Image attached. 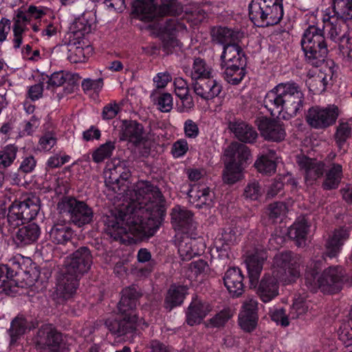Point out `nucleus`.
Segmentation results:
<instances>
[{
    "mask_svg": "<svg viewBox=\"0 0 352 352\" xmlns=\"http://www.w3.org/2000/svg\"><path fill=\"white\" fill-rule=\"evenodd\" d=\"M40 199L32 195L23 201H15L9 207L8 222L14 228L24 223L25 221L34 219L41 209Z\"/></svg>",
    "mask_w": 352,
    "mask_h": 352,
    "instance_id": "nucleus-9",
    "label": "nucleus"
},
{
    "mask_svg": "<svg viewBox=\"0 0 352 352\" xmlns=\"http://www.w3.org/2000/svg\"><path fill=\"white\" fill-rule=\"evenodd\" d=\"M184 133L188 139L197 138L199 135L198 124L191 119L186 120L184 122Z\"/></svg>",
    "mask_w": 352,
    "mask_h": 352,
    "instance_id": "nucleus-55",
    "label": "nucleus"
},
{
    "mask_svg": "<svg viewBox=\"0 0 352 352\" xmlns=\"http://www.w3.org/2000/svg\"><path fill=\"white\" fill-rule=\"evenodd\" d=\"M188 195L190 201L198 208L204 205H210L212 201L209 188L204 186H193L189 190Z\"/></svg>",
    "mask_w": 352,
    "mask_h": 352,
    "instance_id": "nucleus-36",
    "label": "nucleus"
},
{
    "mask_svg": "<svg viewBox=\"0 0 352 352\" xmlns=\"http://www.w3.org/2000/svg\"><path fill=\"white\" fill-rule=\"evenodd\" d=\"M103 174L106 185L113 191L118 195L125 192L130 172L124 162L118 159L112 160L107 164Z\"/></svg>",
    "mask_w": 352,
    "mask_h": 352,
    "instance_id": "nucleus-10",
    "label": "nucleus"
},
{
    "mask_svg": "<svg viewBox=\"0 0 352 352\" xmlns=\"http://www.w3.org/2000/svg\"><path fill=\"white\" fill-rule=\"evenodd\" d=\"M258 128L261 135L267 140L280 142L285 139V130L279 122L267 118H261L258 121Z\"/></svg>",
    "mask_w": 352,
    "mask_h": 352,
    "instance_id": "nucleus-19",
    "label": "nucleus"
},
{
    "mask_svg": "<svg viewBox=\"0 0 352 352\" xmlns=\"http://www.w3.org/2000/svg\"><path fill=\"white\" fill-rule=\"evenodd\" d=\"M258 322L257 302L254 299H250L243 305V331H253Z\"/></svg>",
    "mask_w": 352,
    "mask_h": 352,
    "instance_id": "nucleus-35",
    "label": "nucleus"
},
{
    "mask_svg": "<svg viewBox=\"0 0 352 352\" xmlns=\"http://www.w3.org/2000/svg\"><path fill=\"white\" fill-rule=\"evenodd\" d=\"M120 107L119 105L113 102H110L109 104H107L103 108L102 111V118L104 120H110L115 118L118 112L120 111Z\"/></svg>",
    "mask_w": 352,
    "mask_h": 352,
    "instance_id": "nucleus-61",
    "label": "nucleus"
},
{
    "mask_svg": "<svg viewBox=\"0 0 352 352\" xmlns=\"http://www.w3.org/2000/svg\"><path fill=\"white\" fill-rule=\"evenodd\" d=\"M174 91L179 98L177 102V109L180 112H186L194 107L192 98L188 94V87L186 80L182 78H175L173 82Z\"/></svg>",
    "mask_w": 352,
    "mask_h": 352,
    "instance_id": "nucleus-23",
    "label": "nucleus"
},
{
    "mask_svg": "<svg viewBox=\"0 0 352 352\" xmlns=\"http://www.w3.org/2000/svg\"><path fill=\"white\" fill-rule=\"evenodd\" d=\"M210 311L211 307L208 304L194 298L186 312V321L190 326L199 324Z\"/></svg>",
    "mask_w": 352,
    "mask_h": 352,
    "instance_id": "nucleus-25",
    "label": "nucleus"
},
{
    "mask_svg": "<svg viewBox=\"0 0 352 352\" xmlns=\"http://www.w3.org/2000/svg\"><path fill=\"white\" fill-rule=\"evenodd\" d=\"M330 9H327L323 14L324 29L328 36L334 42L338 43L340 49H344L343 43L346 42V24L343 21H338V18L331 16Z\"/></svg>",
    "mask_w": 352,
    "mask_h": 352,
    "instance_id": "nucleus-16",
    "label": "nucleus"
},
{
    "mask_svg": "<svg viewBox=\"0 0 352 352\" xmlns=\"http://www.w3.org/2000/svg\"><path fill=\"white\" fill-rule=\"evenodd\" d=\"M300 44L309 64L318 67L324 60L328 50L320 29L314 25L309 26L302 36Z\"/></svg>",
    "mask_w": 352,
    "mask_h": 352,
    "instance_id": "nucleus-8",
    "label": "nucleus"
},
{
    "mask_svg": "<svg viewBox=\"0 0 352 352\" xmlns=\"http://www.w3.org/2000/svg\"><path fill=\"white\" fill-rule=\"evenodd\" d=\"M188 151L187 140L182 138L173 143L171 148V153L175 158L183 157Z\"/></svg>",
    "mask_w": 352,
    "mask_h": 352,
    "instance_id": "nucleus-54",
    "label": "nucleus"
},
{
    "mask_svg": "<svg viewBox=\"0 0 352 352\" xmlns=\"http://www.w3.org/2000/svg\"><path fill=\"white\" fill-rule=\"evenodd\" d=\"M223 280L232 297H239L242 294V274L239 268H229L225 274Z\"/></svg>",
    "mask_w": 352,
    "mask_h": 352,
    "instance_id": "nucleus-27",
    "label": "nucleus"
},
{
    "mask_svg": "<svg viewBox=\"0 0 352 352\" xmlns=\"http://www.w3.org/2000/svg\"><path fill=\"white\" fill-rule=\"evenodd\" d=\"M28 16L22 10H17L16 15L13 19V47L15 50L19 49L23 43V36L27 30Z\"/></svg>",
    "mask_w": 352,
    "mask_h": 352,
    "instance_id": "nucleus-29",
    "label": "nucleus"
},
{
    "mask_svg": "<svg viewBox=\"0 0 352 352\" xmlns=\"http://www.w3.org/2000/svg\"><path fill=\"white\" fill-rule=\"evenodd\" d=\"M65 81L64 74L62 72H55L47 79L48 87H58Z\"/></svg>",
    "mask_w": 352,
    "mask_h": 352,
    "instance_id": "nucleus-64",
    "label": "nucleus"
},
{
    "mask_svg": "<svg viewBox=\"0 0 352 352\" xmlns=\"http://www.w3.org/2000/svg\"><path fill=\"white\" fill-rule=\"evenodd\" d=\"M166 214L165 201L159 189L140 181L132 192H127L124 203L106 221L107 232L122 243L153 236Z\"/></svg>",
    "mask_w": 352,
    "mask_h": 352,
    "instance_id": "nucleus-1",
    "label": "nucleus"
},
{
    "mask_svg": "<svg viewBox=\"0 0 352 352\" xmlns=\"http://www.w3.org/2000/svg\"><path fill=\"white\" fill-rule=\"evenodd\" d=\"M271 318L277 324L286 327L289 324L288 316H285V311L283 309H273L270 311Z\"/></svg>",
    "mask_w": 352,
    "mask_h": 352,
    "instance_id": "nucleus-59",
    "label": "nucleus"
},
{
    "mask_svg": "<svg viewBox=\"0 0 352 352\" xmlns=\"http://www.w3.org/2000/svg\"><path fill=\"white\" fill-rule=\"evenodd\" d=\"M304 94L294 83H280L267 93L264 104L272 115L289 120L302 109Z\"/></svg>",
    "mask_w": 352,
    "mask_h": 352,
    "instance_id": "nucleus-3",
    "label": "nucleus"
},
{
    "mask_svg": "<svg viewBox=\"0 0 352 352\" xmlns=\"http://www.w3.org/2000/svg\"><path fill=\"white\" fill-rule=\"evenodd\" d=\"M225 67L224 78L230 84L237 85L242 80L241 55L234 46H227L221 56Z\"/></svg>",
    "mask_w": 352,
    "mask_h": 352,
    "instance_id": "nucleus-14",
    "label": "nucleus"
},
{
    "mask_svg": "<svg viewBox=\"0 0 352 352\" xmlns=\"http://www.w3.org/2000/svg\"><path fill=\"white\" fill-rule=\"evenodd\" d=\"M309 306L303 297L298 296L294 299V303L289 313L290 320L300 318L308 310Z\"/></svg>",
    "mask_w": 352,
    "mask_h": 352,
    "instance_id": "nucleus-49",
    "label": "nucleus"
},
{
    "mask_svg": "<svg viewBox=\"0 0 352 352\" xmlns=\"http://www.w3.org/2000/svg\"><path fill=\"white\" fill-rule=\"evenodd\" d=\"M232 315L233 313L230 308L223 309L209 320L208 326L212 327H221L227 322Z\"/></svg>",
    "mask_w": 352,
    "mask_h": 352,
    "instance_id": "nucleus-50",
    "label": "nucleus"
},
{
    "mask_svg": "<svg viewBox=\"0 0 352 352\" xmlns=\"http://www.w3.org/2000/svg\"><path fill=\"white\" fill-rule=\"evenodd\" d=\"M68 42V59L71 63L87 61L93 54V48L85 38H71Z\"/></svg>",
    "mask_w": 352,
    "mask_h": 352,
    "instance_id": "nucleus-18",
    "label": "nucleus"
},
{
    "mask_svg": "<svg viewBox=\"0 0 352 352\" xmlns=\"http://www.w3.org/2000/svg\"><path fill=\"white\" fill-rule=\"evenodd\" d=\"M91 264V256L87 248H80L67 256L57 278L56 298H70L76 291L78 277L89 270Z\"/></svg>",
    "mask_w": 352,
    "mask_h": 352,
    "instance_id": "nucleus-4",
    "label": "nucleus"
},
{
    "mask_svg": "<svg viewBox=\"0 0 352 352\" xmlns=\"http://www.w3.org/2000/svg\"><path fill=\"white\" fill-rule=\"evenodd\" d=\"M81 85L85 93H89L91 91L95 93H98L103 87V80L102 78L95 80L86 78L82 81Z\"/></svg>",
    "mask_w": 352,
    "mask_h": 352,
    "instance_id": "nucleus-52",
    "label": "nucleus"
},
{
    "mask_svg": "<svg viewBox=\"0 0 352 352\" xmlns=\"http://www.w3.org/2000/svg\"><path fill=\"white\" fill-rule=\"evenodd\" d=\"M18 148L14 144H8L0 149V169L11 166L16 158Z\"/></svg>",
    "mask_w": 352,
    "mask_h": 352,
    "instance_id": "nucleus-42",
    "label": "nucleus"
},
{
    "mask_svg": "<svg viewBox=\"0 0 352 352\" xmlns=\"http://www.w3.org/2000/svg\"><path fill=\"white\" fill-rule=\"evenodd\" d=\"M241 155L242 148L240 144L232 143L226 149L223 157L226 166L223 174V180L225 183L232 184L241 178Z\"/></svg>",
    "mask_w": 352,
    "mask_h": 352,
    "instance_id": "nucleus-11",
    "label": "nucleus"
},
{
    "mask_svg": "<svg viewBox=\"0 0 352 352\" xmlns=\"http://www.w3.org/2000/svg\"><path fill=\"white\" fill-rule=\"evenodd\" d=\"M185 29L186 27L183 23L178 22L173 19L169 20L164 27L165 31L171 35H173L176 32H182Z\"/></svg>",
    "mask_w": 352,
    "mask_h": 352,
    "instance_id": "nucleus-63",
    "label": "nucleus"
},
{
    "mask_svg": "<svg viewBox=\"0 0 352 352\" xmlns=\"http://www.w3.org/2000/svg\"><path fill=\"white\" fill-rule=\"evenodd\" d=\"M133 12L141 21H150L157 18L159 10L155 0H135Z\"/></svg>",
    "mask_w": 352,
    "mask_h": 352,
    "instance_id": "nucleus-22",
    "label": "nucleus"
},
{
    "mask_svg": "<svg viewBox=\"0 0 352 352\" xmlns=\"http://www.w3.org/2000/svg\"><path fill=\"white\" fill-rule=\"evenodd\" d=\"M238 35L239 33L222 27L213 29L212 32L213 40L223 45V50L227 46H234L241 52L240 47L238 45Z\"/></svg>",
    "mask_w": 352,
    "mask_h": 352,
    "instance_id": "nucleus-30",
    "label": "nucleus"
},
{
    "mask_svg": "<svg viewBox=\"0 0 352 352\" xmlns=\"http://www.w3.org/2000/svg\"><path fill=\"white\" fill-rule=\"evenodd\" d=\"M136 298L133 289L127 288L123 290L118 304V310L122 319L120 321L108 319L105 324L110 331L118 336H122L140 326L142 320H138L135 310Z\"/></svg>",
    "mask_w": 352,
    "mask_h": 352,
    "instance_id": "nucleus-6",
    "label": "nucleus"
},
{
    "mask_svg": "<svg viewBox=\"0 0 352 352\" xmlns=\"http://www.w3.org/2000/svg\"><path fill=\"white\" fill-rule=\"evenodd\" d=\"M186 294V287L172 285L166 296V308L172 309L173 307L180 305L183 302Z\"/></svg>",
    "mask_w": 352,
    "mask_h": 352,
    "instance_id": "nucleus-38",
    "label": "nucleus"
},
{
    "mask_svg": "<svg viewBox=\"0 0 352 352\" xmlns=\"http://www.w3.org/2000/svg\"><path fill=\"white\" fill-rule=\"evenodd\" d=\"M213 71L210 65L201 58H197L194 60L191 70L192 79L197 81L213 77Z\"/></svg>",
    "mask_w": 352,
    "mask_h": 352,
    "instance_id": "nucleus-41",
    "label": "nucleus"
},
{
    "mask_svg": "<svg viewBox=\"0 0 352 352\" xmlns=\"http://www.w3.org/2000/svg\"><path fill=\"white\" fill-rule=\"evenodd\" d=\"M115 149L114 142L109 141L100 146L92 153L93 160L96 163H100L105 159L109 157Z\"/></svg>",
    "mask_w": 352,
    "mask_h": 352,
    "instance_id": "nucleus-46",
    "label": "nucleus"
},
{
    "mask_svg": "<svg viewBox=\"0 0 352 352\" xmlns=\"http://www.w3.org/2000/svg\"><path fill=\"white\" fill-rule=\"evenodd\" d=\"M170 220L177 234L179 233L190 234L195 228L192 212L184 207L175 206L170 212Z\"/></svg>",
    "mask_w": 352,
    "mask_h": 352,
    "instance_id": "nucleus-17",
    "label": "nucleus"
},
{
    "mask_svg": "<svg viewBox=\"0 0 352 352\" xmlns=\"http://www.w3.org/2000/svg\"><path fill=\"white\" fill-rule=\"evenodd\" d=\"M170 74L167 72H160L153 77V82L158 89L165 87L171 80Z\"/></svg>",
    "mask_w": 352,
    "mask_h": 352,
    "instance_id": "nucleus-62",
    "label": "nucleus"
},
{
    "mask_svg": "<svg viewBox=\"0 0 352 352\" xmlns=\"http://www.w3.org/2000/svg\"><path fill=\"white\" fill-rule=\"evenodd\" d=\"M209 272L208 263L203 260H198L190 263L188 276L191 279L204 278Z\"/></svg>",
    "mask_w": 352,
    "mask_h": 352,
    "instance_id": "nucleus-47",
    "label": "nucleus"
},
{
    "mask_svg": "<svg viewBox=\"0 0 352 352\" xmlns=\"http://www.w3.org/2000/svg\"><path fill=\"white\" fill-rule=\"evenodd\" d=\"M288 211V208L283 203H274L268 208L269 216L272 219H277L284 216Z\"/></svg>",
    "mask_w": 352,
    "mask_h": 352,
    "instance_id": "nucleus-58",
    "label": "nucleus"
},
{
    "mask_svg": "<svg viewBox=\"0 0 352 352\" xmlns=\"http://www.w3.org/2000/svg\"><path fill=\"white\" fill-rule=\"evenodd\" d=\"M297 163L305 170V182L309 184H311L323 173L324 164L316 160L300 155L297 157Z\"/></svg>",
    "mask_w": 352,
    "mask_h": 352,
    "instance_id": "nucleus-21",
    "label": "nucleus"
},
{
    "mask_svg": "<svg viewBox=\"0 0 352 352\" xmlns=\"http://www.w3.org/2000/svg\"><path fill=\"white\" fill-rule=\"evenodd\" d=\"M338 115V108L335 105H329L326 107L315 106L307 110L305 119L311 127L323 129L333 125Z\"/></svg>",
    "mask_w": 352,
    "mask_h": 352,
    "instance_id": "nucleus-13",
    "label": "nucleus"
},
{
    "mask_svg": "<svg viewBox=\"0 0 352 352\" xmlns=\"http://www.w3.org/2000/svg\"><path fill=\"white\" fill-rule=\"evenodd\" d=\"M227 234H222L221 236L216 237L214 241V248L217 252H220L221 256L228 255L230 248L229 243L226 239Z\"/></svg>",
    "mask_w": 352,
    "mask_h": 352,
    "instance_id": "nucleus-56",
    "label": "nucleus"
},
{
    "mask_svg": "<svg viewBox=\"0 0 352 352\" xmlns=\"http://www.w3.org/2000/svg\"><path fill=\"white\" fill-rule=\"evenodd\" d=\"M120 138L136 146L144 144L142 126L134 121L123 122Z\"/></svg>",
    "mask_w": 352,
    "mask_h": 352,
    "instance_id": "nucleus-24",
    "label": "nucleus"
},
{
    "mask_svg": "<svg viewBox=\"0 0 352 352\" xmlns=\"http://www.w3.org/2000/svg\"><path fill=\"white\" fill-rule=\"evenodd\" d=\"M348 236L349 232L346 229L342 228L336 230L327 241L326 254L330 258L336 256Z\"/></svg>",
    "mask_w": 352,
    "mask_h": 352,
    "instance_id": "nucleus-32",
    "label": "nucleus"
},
{
    "mask_svg": "<svg viewBox=\"0 0 352 352\" xmlns=\"http://www.w3.org/2000/svg\"><path fill=\"white\" fill-rule=\"evenodd\" d=\"M13 272L7 265H0V293L8 294L12 285Z\"/></svg>",
    "mask_w": 352,
    "mask_h": 352,
    "instance_id": "nucleus-48",
    "label": "nucleus"
},
{
    "mask_svg": "<svg viewBox=\"0 0 352 352\" xmlns=\"http://www.w3.org/2000/svg\"><path fill=\"white\" fill-rule=\"evenodd\" d=\"M49 234L53 243L64 244L71 239L72 231L66 224L56 223L51 228Z\"/></svg>",
    "mask_w": 352,
    "mask_h": 352,
    "instance_id": "nucleus-39",
    "label": "nucleus"
},
{
    "mask_svg": "<svg viewBox=\"0 0 352 352\" xmlns=\"http://www.w3.org/2000/svg\"><path fill=\"white\" fill-rule=\"evenodd\" d=\"M94 19L89 14H83L71 24L69 38H85V35L90 33L93 29Z\"/></svg>",
    "mask_w": 352,
    "mask_h": 352,
    "instance_id": "nucleus-26",
    "label": "nucleus"
},
{
    "mask_svg": "<svg viewBox=\"0 0 352 352\" xmlns=\"http://www.w3.org/2000/svg\"><path fill=\"white\" fill-rule=\"evenodd\" d=\"M321 267L322 261L320 259L311 260L307 267L305 284L311 290L320 289L323 292L332 293L339 291L347 283L348 279L341 267H329L319 274Z\"/></svg>",
    "mask_w": 352,
    "mask_h": 352,
    "instance_id": "nucleus-5",
    "label": "nucleus"
},
{
    "mask_svg": "<svg viewBox=\"0 0 352 352\" xmlns=\"http://www.w3.org/2000/svg\"><path fill=\"white\" fill-rule=\"evenodd\" d=\"M28 16V23L31 19H39L46 14V9L41 6H30L26 12L23 11Z\"/></svg>",
    "mask_w": 352,
    "mask_h": 352,
    "instance_id": "nucleus-60",
    "label": "nucleus"
},
{
    "mask_svg": "<svg viewBox=\"0 0 352 352\" xmlns=\"http://www.w3.org/2000/svg\"><path fill=\"white\" fill-rule=\"evenodd\" d=\"M342 173L340 164H333L327 173L323 186L325 189H333L338 186Z\"/></svg>",
    "mask_w": 352,
    "mask_h": 352,
    "instance_id": "nucleus-43",
    "label": "nucleus"
},
{
    "mask_svg": "<svg viewBox=\"0 0 352 352\" xmlns=\"http://www.w3.org/2000/svg\"><path fill=\"white\" fill-rule=\"evenodd\" d=\"M287 184L292 187L296 186L297 182L289 174L280 175L269 187L267 190L268 197H274L280 192L283 185Z\"/></svg>",
    "mask_w": 352,
    "mask_h": 352,
    "instance_id": "nucleus-44",
    "label": "nucleus"
},
{
    "mask_svg": "<svg viewBox=\"0 0 352 352\" xmlns=\"http://www.w3.org/2000/svg\"><path fill=\"white\" fill-rule=\"evenodd\" d=\"M157 104L161 111L169 112L173 105V97L168 93H164L159 96Z\"/></svg>",
    "mask_w": 352,
    "mask_h": 352,
    "instance_id": "nucleus-57",
    "label": "nucleus"
},
{
    "mask_svg": "<svg viewBox=\"0 0 352 352\" xmlns=\"http://www.w3.org/2000/svg\"><path fill=\"white\" fill-rule=\"evenodd\" d=\"M31 326L28 324L25 318L23 317L16 318L11 323L10 333L11 342H15L17 338L24 334L28 329H30Z\"/></svg>",
    "mask_w": 352,
    "mask_h": 352,
    "instance_id": "nucleus-45",
    "label": "nucleus"
},
{
    "mask_svg": "<svg viewBox=\"0 0 352 352\" xmlns=\"http://www.w3.org/2000/svg\"><path fill=\"white\" fill-rule=\"evenodd\" d=\"M300 276L297 260L290 252L279 253L274 257L272 275H266L259 285L261 300L267 302L278 294L279 283L292 284Z\"/></svg>",
    "mask_w": 352,
    "mask_h": 352,
    "instance_id": "nucleus-2",
    "label": "nucleus"
},
{
    "mask_svg": "<svg viewBox=\"0 0 352 352\" xmlns=\"http://www.w3.org/2000/svg\"><path fill=\"white\" fill-rule=\"evenodd\" d=\"M307 221L305 217H299L288 229V236L296 240L298 246L305 245V237L308 230Z\"/></svg>",
    "mask_w": 352,
    "mask_h": 352,
    "instance_id": "nucleus-37",
    "label": "nucleus"
},
{
    "mask_svg": "<svg viewBox=\"0 0 352 352\" xmlns=\"http://www.w3.org/2000/svg\"><path fill=\"white\" fill-rule=\"evenodd\" d=\"M193 88L195 93L205 100H211L218 96L222 89L221 84L213 77L196 81Z\"/></svg>",
    "mask_w": 352,
    "mask_h": 352,
    "instance_id": "nucleus-20",
    "label": "nucleus"
},
{
    "mask_svg": "<svg viewBox=\"0 0 352 352\" xmlns=\"http://www.w3.org/2000/svg\"><path fill=\"white\" fill-rule=\"evenodd\" d=\"M186 234L182 239L178 243V252L183 260H189L197 254H199L203 251L204 245L201 248L197 247V241Z\"/></svg>",
    "mask_w": 352,
    "mask_h": 352,
    "instance_id": "nucleus-34",
    "label": "nucleus"
},
{
    "mask_svg": "<svg viewBox=\"0 0 352 352\" xmlns=\"http://www.w3.org/2000/svg\"><path fill=\"white\" fill-rule=\"evenodd\" d=\"M351 126L347 122H342L339 124L336 134V140L340 148L344 145L346 140L351 135Z\"/></svg>",
    "mask_w": 352,
    "mask_h": 352,
    "instance_id": "nucleus-51",
    "label": "nucleus"
},
{
    "mask_svg": "<svg viewBox=\"0 0 352 352\" xmlns=\"http://www.w3.org/2000/svg\"><path fill=\"white\" fill-rule=\"evenodd\" d=\"M249 17L256 26L276 25L283 16V0H252Z\"/></svg>",
    "mask_w": 352,
    "mask_h": 352,
    "instance_id": "nucleus-7",
    "label": "nucleus"
},
{
    "mask_svg": "<svg viewBox=\"0 0 352 352\" xmlns=\"http://www.w3.org/2000/svg\"><path fill=\"white\" fill-rule=\"evenodd\" d=\"M265 258V254L263 252H256L248 258L246 267L251 287H255L257 285L263 263Z\"/></svg>",
    "mask_w": 352,
    "mask_h": 352,
    "instance_id": "nucleus-28",
    "label": "nucleus"
},
{
    "mask_svg": "<svg viewBox=\"0 0 352 352\" xmlns=\"http://www.w3.org/2000/svg\"><path fill=\"white\" fill-rule=\"evenodd\" d=\"M41 234V230L36 223H30L17 231L15 241L20 245H29L37 241Z\"/></svg>",
    "mask_w": 352,
    "mask_h": 352,
    "instance_id": "nucleus-31",
    "label": "nucleus"
},
{
    "mask_svg": "<svg viewBox=\"0 0 352 352\" xmlns=\"http://www.w3.org/2000/svg\"><path fill=\"white\" fill-rule=\"evenodd\" d=\"M61 335L52 325H44L38 333L36 340L38 352H60Z\"/></svg>",
    "mask_w": 352,
    "mask_h": 352,
    "instance_id": "nucleus-15",
    "label": "nucleus"
},
{
    "mask_svg": "<svg viewBox=\"0 0 352 352\" xmlns=\"http://www.w3.org/2000/svg\"><path fill=\"white\" fill-rule=\"evenodd\" d=\"M61 213L69 214L72 222L80 227L89 223L93 217V212L86 204L74 198L63 199L58 205Z\"/></svg>",
    "mask_w": 352,
    "mask_h": 352,
    "instance_id": "nucleus-12",
    "label": "nucleus"
},
{
    "mask_svg": "<svg viewBox=\"0 0 352 352\" xmlns=\"http://www.w3.org/2000/svg\"><path fill=\"white\" fill-rule=\"evenodd\" d=\"M56 144V138L52 133L44 134L39 140L38 149L43 151H50Z\"/></svg>",
    "mask_w": 352,
    "mask_h": 352,
    "instance_id": "nucleus-53",
    "label": "nucleus"
},
{
    "mask_svg": "<svg viewBox=\"0 0 352 352\" xmlns=\"http://www.w3.org/2000/svg\"><path fill=\"white\" fill-rule=\"evenodd\" d=\"M278 162V157L276 153L270 150L265 154L262 155L256 161L254 166L261 173L272 174L276 171V164Z\"/></svg>",
    "mask_w": 352,
    "mask_h": 352,
    "instance_id": "nucleus-33",
    "label": "nucleus"
},
{
    "mask_svg": "<svg viewBox=\"0 0 352 352\" xmlns=\"http://www.w3.org/2000/svg\"><path fill=\"white\" fill-rule=\"evenodd\" d=\"M331 9V16L342 20L352 19V0H333Z\"/></svg>",
    "mask_w": 352,
    "mask_h": 352,
    "instance_id": "nucleus-40",
    "label": "nucleus"
}]
</instances>
